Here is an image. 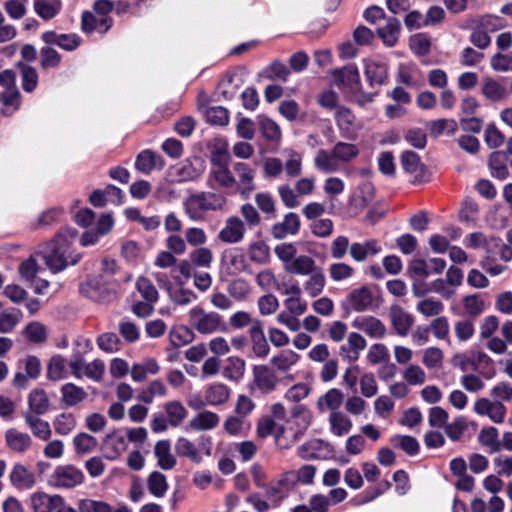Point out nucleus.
<instances>
[{
    "mask_svg": "<svg viewBox=\"0 0 512 512\" xmlns=\"http://www.w3.org/2000/svg\"><path fill=\"white\" fill-rule=\"evenodd\" d=\"M334 155L339 164L349 163L359 155V149L355 144L347 142H337L333 146Z\"/></svg>",
    "mask_w": 512,
    "mask_h": 512,
    "instance_id": "nucleus-53",
    "label": "nucleus"
},
{
    "mask_svg": "<svg viewBox=\"0 0 512 512\" xmlns=\"http://www.w3.org/2000/svg\"><path fill=\"white\" fill-rule=\"evenodd\" d=\"M258 126L262 136L266 140L276 143L280 142L282 133L279 125L275 121L265 116H259Z\"/></svg>",
    "mask_w": 512,
    "mask_h": 512,
    "instance_id": "nucleus-45",
    "label": "nucleus"
},
{
    "mask_svg": "<svg viewBox=\"0 0 512 512\" xmlns=\"http://www.w3.org/2000/svg\"><path fill=\"white\" fill-rule=\"evenodd\" d=\"M498 436L497 428L490 426L482 428L477 438L482 446L487 447L491 453H496L501 450V443Z\"/></svg>",
    "mask_w": 512,
    "mask_h": 512,
    "instance_id": "nucleus-46",
    "label": "nucleus"
},
{
    "mask_svg": "<svg viewBox=\"0 0 512 512\" xmlns=\"http://www.w3.org/2000/svg\"><path fill=\"white\" fill-rule=\"evenodd\" d=\"M9 478L12 485L19 490H29L36 483L34 473L29 471L22 464H16L13 466Z\"/></svg>",
    "mask_w": 512,
    "mask_h": 512,
    "instance_id": "nucleus-21",
    "label": "nucleus"
},
{
    "mask_svg": "<svg viewBox=\"0 0 512 512\" xmlns=\"http://www.w3.org/2000/svg\"><path fill=\"white\" fill-rule=\"evenodd\" d=\"M308 276V279L303 285L304 291L312 298L317 297L323 292L326 286L325 275L321 269H317Z\"/></svg>",
    "mask_w": 512,
    "mask_h": 512,
    "instance_id": "nucleus-39",
    "label": "nucleus"
},
{
    "mask_svg": "<svg viewBox=\"0 0 512 512\" xmlns=\"http://www.w3.org/2000/svg\"><path fill=\"white\" fill-rule=\"evenodd\" d=\"M507 162L508 157L505 152H493L489 158V166L492 170V175L499 179H505L508 175Z\"/></svg>",
    "mask_w": 512,
    "mask_h": 512,
    "instance_id": "nucleus-50",
    "label": "nucleus"
},
{
    "mask_svg": "<svg viewBox=\"0 0 512 512\" xmlns=\"http://www.w3.org/2000/svg\"><path fill=\"white\" fill-rule=\"evenodd\" d=\"M28 405L35 415H43L49 410V399L43 389H33L28 395Z\"/></svg>",
    "mask_w": 512,
    "mask_h": 512,
    "instance_id": "nucleus-36",
    "label": "nucleus"
},
{
    "mask_svg": "<svg viewBox=\"0 0 512 512\" xmlns=\"http://www.w3.org/2000/svg\"><path fill=\"white\" fill-rule=\"evenodd\" d=\"M351 325L372 339L380 340L387 334L386 325L380 319L371 315L357 316Z\"/></svg>",
    "mask_w": 512,
    "mask_h": 512,
    "instance_id": "nucleus-11",
    "label": "nucleus"
},
{
    "mask_svg": "<svg viewBox=\"0 0 512 512\" xmlns=\"http://www.w3.org/2000/svg\"><path fill=\"white\" fill-rule=\"evenodd\" d=\"M25 422L30 428L31 432L37 438L47 441L52 434L50 429V425L47 421H44L37 417V415H32L31 413L25 414Z\"/></svg>",
    "mask_w": 512,
    "mask_h": 512,
    "instance_id": "nucleus-38",
    "label": "nucleus"
},
{
    "mask_svg": "<svg viewBox=\"0 0 512 512\" xmlns=\"http://www.w3.org/2000/svg\"><path fill=\"white\" fill-rule=\"evenodd\" d=\"M342 307L346 312H366L377 308V302L372 289L361 286L353 289L345 297Z\"/></svg>",
    "mask_w": 512,
    "mask_h": 512,
    "instance_id": "nucleus-7",
    "label": "nucleus"
},
{
    "mask_svg": "<svg viewBox=\"0 0 512 512\" xmlns=\"http://www.w3.org/2000/svg\"><path fill=\"white\" fill-rule=\"evenodd\" d=\"M214 181L222 188L231 189L236 185V178L229 168V164L211 166L209 172V182Z\"/></svg>",
    "mask_w": 512,
    "mask_h": 512,
    "instance_id": "nucleus-27",
    "label": "nucleus"
},
{
    "mask_svg": "<svg viewBox=\"0 0 512 512\" xmlns=\"http://www.w3.org/2000/svg\"><path fill=\"white\" fill-rule=\"evenodd\" d=\"M169 298L176 305H188L197 299V295L189 288L183 285H178L174 288H169Z\"/></svg>",
    "mask_w": 512,
    "mask_h": 512,
    "instance_id": "nucleus-55",
    "label": "nucleus"
},
{
    "mask_svg": "<svg viewBox=\"0 0 512 512\" xmlns=\"http://www.w3.org/2000/svg\"><path fill=\"white\" fill-rule=\"evenodd\" d=\"M389 319L395 333L401 337H406L414 325L413 315L399 305L390 307Z\"/></svg>",
    "mask_w": 512,
    "mask_h": 512,
    "instance_id": "nucleus-16",
    "label": "nucleus"
},
{
    "mask_svg": "<svg viewBox=\"0 0 512 512\" xmlns=\"http://www.w3.org/2000/svg\"><path fill=\"white\" fill-rule=\"evenodd\" d=\"M300 229V218L296 213H287L281 222L275 223L271 233L276 239H283L287 235H296Z\"/></svg>",
    "mask_w": 512,
    "mask_h": 512,
    "instance_id": "nucleus-19",
    "label": "nucleus"
},
{
    "mask_svg": "<svg viewBox=\"0 0 512 512\" xmlns=\"http://www.w3.org/2000/svg\"><path fill=\"white\" fill-rule=\"evenodd\" d=\"M285 271L290 274L309 275L315 271V261L307 255H296Z\"/></svg>",
    "mask_w": 512,
    "mask_h": 512,
    "instance_id": "nucleus-42",
    "label": "nucleus"
},
{
    "mask_svg": "<svg viewBox=\"0 0 512 512\" xmlns=\"http://www.w3.org/2000/svg\"><path fill=\"white\" fill-rule=\"evenodd\" d=\"M61 400L67 406H75L86 397V391L73 383H66L61 387Z\"/></svg>",
    "mask_w": 512,
    "mask_h": 512,
    "instance_id": "nucleus-37",
    "label": "nucleus"
},
{
    "mask_svg": "<svg viewBox=\"0 0 512 512\" xmlns=\"http://www.w3.org/2000/svg\"><path fill=\"white\" fill-rule=\"evenodd\" d=\"M464 243L467 247H471L474 249H483L489 254L491 249L493 248V246L499 245V239L498 238L487 239L482 233L474 232V233L469 234L465 238Z\"/></svg>",
    "mask_w": 512,
    "mask_h": 512,
    "instance_id": "nucleus-48",
    "label": "nucleus"
},
{
    "mask_svg": "<svg viewBox=\"0 0 512 512\" xmlns=\"http://www.w3.org/2000/svg\"><path fill=\"white\" fill-rule=\"evenodd\" d=\"M154 454L157 463L163 470H171L176 465V459L171 453V445L168 440H160L155 444Z\"/></svg>",
    "mask_w": 512,
    "mask_h": 512,
    "instance_id": "nucleus-30",
    "label": "nucleus"
},
{
    "mask_svg": "<svg viewBox=\"0 0 512 512\" xmlns=\"http://www.w3.org/2000/svg\"><path fill=\"white\" fill-rule=\"evenodd\" d=\"M127 448L128 442L126 436L119 432L109 434L103 444L105 457L109 460L117 459Z\"/></svg>",
    "mask_w": 512,
    "mask_h": 512,
    "instance_id": "nucleus-20",
    "label": "nucleus"
},
{
    "mask_svg": "<svg viewBox=\"0 0 512 512\" xmlns=\"http://www.w3.org/2000/svg\"><path fill=\"white\" fill-rule=\"evenodd\" d=\"M332 82L337 87L347 86L351 89L356 88L360 82L358 69L355 65H348L342 69L332 71Z\"/></svg>",
    "mask_w": 512,
    "mask_h": 512,
    "instance_id": "nucleus-23",
    "label": "nucleus"
},
{
    "mask_svg": "<svg viewBox=\"0 0 512 512\" xmlns=\"http://www.w3.org/2000/svg\"><path fill=\"white\" fill-rule=\"evenodd\" d=\"M343 398V393L339 389L331 388L324 395L319 397L317 407L321 412L326 410H331V412L339 411Z\"/></svg>",
    "mask_w": 512,
    "mask_h": 512,
    "instance_id": "nucleus-34",
    "label": "nucleus"
},
{
    "mask_svg": "<svg viewBox=\"0 0 512 512\" xmlns=\"http://www.w3.org/2000/svg\"><path fill=\"white\" fill-rule=\"evenodd\" d=\"M399 30V21L396 18H389L386 25L378 29V34L387 45L393 46L397 41Z\"/></svg>",
    "mask_w": 512,
    "mask_h": 512,
    "instance_id": "nucleus-63",
    "label": "nucleus"
},
{
    "mask_svg": "<svg viewBox=\"0 0 512 512\" xmlns=\"http://www.w3.org/2000/svg\"><path fill=\"white\" fill-rule=\"evenodd\" d=\"M62 3L60 0H35L34 11L35 13L44 20H50L54 18L61 10Z\"/></svg>",
    "mask_w": 512,
    "mask_h": 512,
    "instance_id": "nucleus-44",
    "label": "nucleus"
},
{
    "mask_svg": "<svg viewBox=\"0 0 512 512\" xmlns=\"http://www.w3.org/2000/svg\"><path fill=\"white\" fill-rule=\"evenodd\" d=\"M428 129L433 137H439L446 133L453 135L458 129L457 122L453 119H437L428 123Z\"/></svg>",
    "mask_w": 512,
    "mask_h": 512,
    "instance_id": "nucleus-52",
    "label": "nucleus"
},
{
    "mask_svg": "<svg viewBox=\"0 0 512 512\" xmlns=\"http://www.w3.org/2000/svg\"><path fill=\"white\" fill-rule=\"evenodd\" d=\"M77 234L76 229L64 227L52 241L43 245L41 253L47 267L53 273L60 272L69 265H75L80 260V254L71 248Z\"/></svg>",
    "mask_w": 512,
    "mask_h": 512,
    "instance_id": "nucleus-1",
    "label": "nucleus"
},
{
    "mask_svg": "<svg viewBox=\"0 0 512 512\" xmlns=\"http://www.w3.org/2000/svg\"><path fill=\"white\" fill-rule=\"evenodd\" d=\"M230 388L220 382L208 385L204 391V402L195 404L194 401H189V406L193 409H198L204 405L218 406L226 403L230 398Z\"/></svg>",
    "mask_w": 512,
    "mask_h": 512,
    "instance_id": "nucleus-12",
    "label": "nucleus"
},
{
    "mask_svg": "<svg viewBox=\"0 0 512 512\" xmlns=\"http://www.w3.org/2000/svg\"><path fill=\"white\" fill-rule=\"evenodd\" d=\"M301 356L292 349H283L274 354L269 360V366L278 374L284 375L286 379L293 380L290 374L293 368L300 361Z\"/></svg>",
    "mask_w": 512,
    "mask_h": 512,
    "instance_id": "nucleus-10",
    "label": "nucleus"
},
{
    "mask_svg": "<svg viewBox=\"0 0 512 512\" xmlns=\"http://www.w3.org/2000/svg\"><path fill=\"white\" fill-rule=\"evenodd\" d=\"M482 95L491 102L504 101L509 91L498 80L492 77H485L481 87Z\"/></svg>",
    "mask_w": 512,
    "mask_h": 512,
    "instance_id": "nucleus-26",
    "label": "nucleus"
},
{
    "mask_svg": "<svg viewBox=\"0 0 512 512\" xmlns=\"http://www.w3.org/2000/svg\"><path fill=\"white\" fill-rule=\"evenodd\" d=\"M328 421L331 433L337 437L348 434L352 429L351 419L341 411L331 412Z\"/></svg>",
    "mask_w": 512,
    "mask_h": 512,
    "instance_id": "nucleus-32",
    "label": "nucleus"
},
{
    "mask_svg": "<svg viewBox=\"0 0 512 512\" xmlns=\"http://www.w3.org/2000/svg\"><path fill=\"white\" fill-rule=\"evenodd\" d=\"M314 167L325 174L335 173L340 170L341 166L334 155L333 148L331 150L320 149L314 157Z\"/></svg>",
    "mask_w": 512,
    "mask_h": 512,
    "instance_id": "nucleus-22",
    "label": "nucleus"
},
{
    "mask_svg": "<svg viewBox=\"0 0 512 512\" xmlns=\"http://www.w3.org/2000/svg\"><path fill=\"white\" fill-rule=\"evenodd\" d=\"M164 166L162 158L150 150L140 152L135 161V168L144 173L149 174L153 169H161Z\"/></svg>",
    "mask_w": 512,
    "mask_h": 512,
    "instance_id": "nucleus-28",
    "label": "nucleus"
},
{
    "mask_svg": "<svg viewBox=\"0 0 512 512\" xmlns=\"http://www.w3.org/2000/svg\"><path fill=\"white\" fill-rule=\"evenodd\" d=\"M204 170L205 166L202 159H186L170 167L167 175L170 182L182 183L198 179Z\"/></svg>",
    "mask_w": 512,
    "mask_h": 512,
    "instance_id": "nucleus-9",
    "label": "nucleus"
},
{
    "mask_svg": "<svg viewBox=\"0 0 512 512\" xmlns=\"http://www.w3.org/2000/svg\"><path fill=\"white\" fill-rule=\"evenodd\" d=\"M164 410L166 412L169 425L172 427H178L188 414L184 405L177 400L165 403Z\"/></svg>",
    "mask_w": 512,
    "mask_h": 512,
    "instance_id": "nucleus-41",
    "label": "nucleus"
},
{
    "mask_svg": "<svg viewBox=\"0 0 512 512\" xmlns=\"http://www.w3.org/2000/svg\"><path fill=\"white\" fill-rule=\"evenodd\" d=\"M490 67L497 73L512 72V52L499 51L491 56Z\"/></svg>",
    "mask_w": 512,
    "mask_h": 512,
    "instance_id": "nucleus-60",
    "label": "nucleus"
},
{
    "mask_svg": "<svg viewBox=\"0 0 512 512\" xmlns=\"http://www.w3.org/2000/svg\"><path fill=\"white\" fill-rule=\"evenodd\" d=\"M246 371V362L239 356H229L225 359L222 375L225 379L239 383Z\"/></svg>",
    "mask_w": 512,
    "mask_h": 512,
    "instance_id": "nucleus-24",
    "label": "nucleus"
},
{
    "mask_svg": "<svg viewBox=\"0 0 512 512\" xmlns=\"http://www.w3.org/2000/svg\"><path fill=\"white\" fill-rule=\"evenodd\" d=\"M219 416L211 411H203L195 415L188 423L187 428L195 431L210 430L219 424Z\"/></svg>",
    "mask_w": 512,
    "mask_h": 512,
    "instance_id": "nucleus-29",
    "label": "nucleus"
},
{
    "mask_svg": "<svg viewBox=\"0 0 512 512\" xmlns=\"http://www.w3.org/2000/svg\"><path fill=\"white\" fill-rule=\"evenodd\" d=\"M0 100L5 107L6 113L11 114L16 111L20 106V92L17 86L4 89L0 94Z\"/></svg>",
    "mask_w": 512,
    "mask_h": 512,
    "instance_id": "nucleus-61",
    "label": "nucleus"
},
{
    "mask_svg": "<svg viewBox=\"0 0 512 512\" xmlns=\"http://www.w3.org/2000/svg\"><path fill=\"white\" fill-rule=\"evenodd\" d=\"M111 26V19L109 17H99L91 12H84L82 14V30L91 33L99 31L105 33Z\"/></svg>",
    "mask_w": 512,
    "mask_h": 512,
    "instance_id": "nucleus-31",
    "label": "nucleus"
},
{
    "mask_svg": "<svg viewBox=\"0 0 512 512\" xmlns=\"http://www.w3.org/2000/svg\"><path fill=\"white\" fill-rule=\"evenodd\" d=\"M416 311L425 318L438 317L444 311L443 303L433 297L423 298L416 304Z\"/></svg>",
    "mask_w": 512,
    "mask_h": 512,
    "instance_id": "nucleus-40",
    "label": "nucleus"
},
{
    "mask_svg": "<svg viewBox=\"0 0 512 512\" xmlns=\"http://www.w3.org/2000/svg\"><path fill=\"white\" fill-rule=\"evenodd\" d=\"M401 165L406 172L415 174L414 183L423 181V165L420 162L419 156L415 152H403L401 156Z\"/></svg>",
    "mask_w": 512,
    "mask_h": 512,
    "instance_id": "nucleus-35",
    "label": "nucleus"
},
{
    "mask_svg": "<svg viewBox=\"0 0 512 512\" xmlns=\"http://www.w3.org/2000/svg\"><path fill=\"white\" fill-rule=\"evenodd\" d=\"M193 338L192 330L184 325L173 327L169 332V340L174 347L187 345L193 341Z\"/></svg>",
    "mask_w": 512,
    "mask_h": 512,
    "instance_id": "nucleus-56",
    "label": "nucleus"
},
{
    "mask_svg": "<svg viewBox=\"0 0 512 512\" xmlns=\"http://www.w3.org/2000/svg\"><path fill=\"white\" fill-rule=\"evenodd\" d=\"M365 75L371 85L382 84L387 75L386 67L376 62L366 61Z\"/></svg>",
    "mask_w": 512,
    "mask_h": 512,
    "instance_id": "nucleus-64",
    "label": "nucleus"
},
{
    "mask_svg": "<svg viewBox=\"0 0 512 512\" xmlns=\"http://www.w3.org/2000/svg\"><path fill=\"white\" fill-rule=\"evenodd\" d=\"M191 327L201 335H211L226 329L223 317L215 311H206L200 306L192 307L188 312Z\"/></svg>",
    "mask_w": 512,
    "mask_h": 512,
    "instance_id": "nucleus-3",
    "label": "nucleus"
},
{
    "mask_svg": "<svg viewBox=\"0 0 512 512\" xmlns=\"http://www.w3.org/2000/svg\"><path fill=\"white\" fill-rule=\"evenodd\" d=\"M248 256L252 262L265 264L270 258L269 246L263 241H255L248 247Z\"/></svg>",
    "mask_w": 512,
    "mask_h": 512,
    "instance_id": "nucleus-59",
    "label": "nucleus"
},
{
    "mask_svg": "<svg viewBox=\"0 0 512 512\" xmlns=\"http://www.w3.org/2000/svg\"><path fill=\"white\" fill-rule=\"evenodd\" d=\"M53 426L57 434L66 436L75 429L76 419L72 413L64 412L55 417Z\"/></svg>",
    "mask_w": 512,
    "mask_h": 512,
    "instance_id": "nucleus-58",
    "label": "nucleus"
},
{
    "mask_svg": "<svg viewBox=\"0 0 512 512\" xmlns=\"http://www.w3.org/2000/svg\"><path fill=\"white\" fill-rule=\"evenodd\" d=\"M6 445L15 452H24L31 445V438L28 434L16 429H9L5 433Z\"/></svg>",
    "mask_w": 512,
    "mask_h": 512,
    "instance_id": "nucleus-33",
    "label": "nucleus"
},
{
    "mask_svg": "<svg viewBox=\"0 0 512 512\" xmlns=\"http://www.w3.org/2000/svg\"><path fill=\"white\" fill-rule=\"evenodd\" d=\"M453 331L458 341L467 342L474 336V321L468 318L458 319L453 324Z\"/></svg>",
    "mask_w": 512,
    "mask_h": 512,
    "instance_id": "nucleus-57",
    "label": "nucleus"
},
{
    "mask_svg": "<svg viewBox=\"0 0 512 512\" xmlns=\"http://www.w3.org/2000/svg\"><path fill=\"white\" fill-rule=\"evenodd\" d=\"M63 503L60 495H49L45 492H34L30 496V506L34 512H53Z\"/></svg>",
    "mask_w": 512,
    "mask_h": 512,
    "instance_id": "nucleus-17",
    "label": "nucleus"
},
{
    "mask_svg": "<svg viewBox=\"0 0 512 512\" xmlns=\"http://www.w3.org/2000/svg\"><path fill=\"white\" fill-rule=\"evenodd\" d=\"M148 490L156 498H162L168 490V483L164 474L154 471L148 477Z\"/></svg>",
    "mask_w": 512,
    "mask_h": 512,
    "instance_id": "nucleus-54",
    "label": "nucleus"
},
{
    "mask_svg": "<svg viewBox=\"0 0 512 512\" xmlns=\"http://www.w3.org/2000/svg\"><path fill=\"white\" fill-rule=\"evenodd\" d=\"M381 252V246L374 239L365 242H354L350 246V256L356 262H363L368 257Z\"/></svg>",
    "mask_w": 512,
    "mask_h": 512,
    "instance_id": "nucleus-25",
    "label": "nucleus"
},
{
    "mask_svg": "<svg viewBox=\"0 0 512 512\" xmlns=\"http://www.w3.org/2000/svg\"><path fill=\"white\" fill-rule=\"evenodd\" d=\"M225 202V197L220 194L200 192L189 195L183 201V208L190 220L202 221L207 211L221 210Z\"/></svg>",
    "mask_w": 512,
    "mask_h": 512,
    "instance_id": "nucleus-2",
    "label": "nucleus"
},
{
    "mask_svg": "<svg viewBox=\"0 0 512 512\" xmlns=\"http://www.w3.org/2000/svg\"><path fill=\"white\" fill-rule=\"evenodd\" d=\"M236 178V191L248 197L255 190V170L244 162H236L233 166Z\"/></svg>",
    "mask_w": 512,
    "mask_h": 512,
    "instance_id": "nucleus-14",
    "label": "nucleus"
},
{
    "mask_svg": "<svg viewBox=\"0 0 512 512\" xmlns=\"http://www.w3.org/2000/svg\"><path fill=\"white\" fill-rule=\"evenodd\" d=\"M160 364L155 358L146 357L131 367V378L135 382H143L149 375H157L160 372Z\"/></svg>",
    "mask_w": 512,
    "mask_h": 512,
    "instance_id": "nucleus-18",
    "label": "nucleus"
},
{
    "mask_svg": "<svg viewBox=\"0 0 512 512\" xmlns=\"http://www.w3.org/2000/svg\"><path fill=\"white\" fill-rule=\"evenodd\" d=\"M84 480L83 472L74 465H58L49 476L48 483L57 489H72Z\"/></svg>",
    "mask_w": 512,
    "mask_h": 512,
    "instance_id": "nucleus-8",
    "label": "nucleus"
},
{
    "mask_svg": "<svg viewBox=\"0 0 512 512\" xmlns=\"http://www.w3.org/2000/svg\"><path fill=\"white\" fill-rule=\"evenodd\" d=\"M286 428L278 424L272 417H261L257 423V435L260 438H266L270 435L274 436L275 443L280 449L290 448L303 435L302 431H298L288 437Z\"/></svg>",
    "mask_w": 512,
    "mask_h": 512,
    "instance_id": "nucleus-4",
    "label": "nucleus"
},
{
    "mask_svg": "<svg viewBox=\"0 0 512 512\" xmlns=\"http://www.w3.org/2000/svg\"><path fill=\"white\" fill-rule=\"evenodd\" d=\"M279 381V375L269 365H254L249 390L253 394L268 395L277 389Z\"/></svg>",
    "mask_w": 512,
    "mask_h": 512,
    "instance_id": "nucleus-6",
    "label": "nucleus"
},
{
    "mask_svg": "<svg viewBox=\"0 0 512 512\" xmlns=\"http://www.w3.org/2000/svg\"><path fill=\"white\" fill-rule=\"evenodd\" d=\"M175 452L178 456L189 459L192 463L200 464L204 456L211 455V440L201 436L196 441L179 437L175 442Z\"/></svg>",
    "mask_w": 512,
    "mask_h": 512,
    "instance_id": "nucleus-5",
    "label": "nucleus"
},
{
    "mask_svg": "<svg viewBox=\"0 0 512 512\" xmlns=\"http://www.w3.org/2000/svg\"><path fill=\"white\" fill-rule=\"evenodd\" d=\"M284 152L287 155V159L283 164V170H285L286 175L292 178L300 176L302 174V155L293 149H288Z\"/></svg>",
    "mask_w": 512,
    "mask_h": 512,
    "instance_id": "nucleus-49",
    "label": "nucleus"
},
{
    "mask_svg": "<svg viewBox=\"0 0 512 512\" xmlns=\"http://www.w3.org/2000/svg\"><path fill=\"white\" fill-rule=\"evenodd\" d=\"M17 68L21 75V85L25 92H33L38 85V73L35 68L23 63L18 62Z\"/></svg>",
    "mask_w": 512,
    "mask_h": 512,
    "instance_id": "nucleus-43",
    "label": "nucleus"
},
{
    "mask_svg": "<svg viewBox=\"0 0 512 512\" xmlns=\"http://www.w3.org/2000/svg\"><path fill=\"white\" fill-rule=\"evenodd\" d=\"M73 446L78 454H88L97 447V440L90 434L79 433L73 438Z\"/></svg>",
    "mask_w": 512,
    "mask_h": 512,
    "instance_id": "nucleus-62",
    "label": "nucleus"
},
{
    "mask_svg": "<svg viewBox=\"0 0 512 512\" xmlns=\"http://www.w3.org/2000/svg\"><path fill=\"white\" fill-rule=\"evenodd\" d=\"M251 354L258 359H265L270 354V345L263 331L261 321L256 320L249 328Z\"/></svg>",
    "mask_w": 512,
    "mask_h": 512,
    "instance_id": "nucleus-13",
    "label": "nucleus"
},
{
    "mask_svg": "<svg viewBox=\"0 0 512 512\" xmlns=\"http://www.w3.org/2000/svg\"><path fill=\"white\" fill-rule=\"evenodd\" d=\"M188 258L196 269H209L213 263L214 255L210 248L202 246L192 250L189 253Z\"/></svg>",
    "mask_w": 512,
    "mask_h": 512,
    "instance_id": "nucleus-47",
    "label": "nucleus"
},
{
    "mask_svg": "<svg viewBox=\"0 0 512 512\" xmlns=\"http://www.w3.org/2000/svg\"><path fill=\"white\" fill-rule=\"evenodd\" d=\"M329 277L334 282H342L351 279L355 269L345 262H334L328 267Z\"/></svg>",
    "mask_w": 512,
    "mask_h": 512,
    "instance_id": "nucleus-51",
    "label": "nucleus"
},
{
    "mask_svg": "<svg viewBox=\"0 0 512 512\" xmlns=\"http://www.w3.org/2000/svg\"><path fill=\"white\" fill-rule=\"evenodd\" d=\"M246 226L237 216L226 219L223 228L218 233V239L225 244H236L244 239Z\"/></svg>",
    "mask_w": 512,
    "mask_h": 512,
    "instance_id": "nucleus-15",
    "label": "nucleus"
}]
</instances>
